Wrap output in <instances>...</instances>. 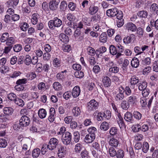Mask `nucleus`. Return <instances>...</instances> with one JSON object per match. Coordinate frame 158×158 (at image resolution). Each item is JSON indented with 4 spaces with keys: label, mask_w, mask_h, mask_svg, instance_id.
Instances as JSON below:
<instances>
[{
    "label": "nucleus",
    "mask_w": 158,
    "mask_h": 158,
    "mask_svg": "<svg viewBox=\"0 0 158 158\" xmlns=\"http://www.w3.org/2000/svg\"><path fill=\"white\" fill-rule=\"evenodd\" d=\"M55 111L54 108L51 107L50 109V115L48 117V120L50 122H53L54 119V115Z\"/></svg>",
    "instance_id": "15"
},
{
    "label": "nucleus",
    "mask_w": 158,
    "mask_h": 158,
    "mask_svg": "<svg viewBox=\"0 0 158 158\" xmlns=\"http://www.w3.org/2000/svg\"><path fill=\"white\" fill-rule=\"evenodd\" d=\"M98 7L97 6L92 5L89 8V13L91 15L96 14L98 11Z\"/></svg>",
    "instance_id": "19"
},
{
    "label": "nucleus",
    "mask_w": 158,
    "mask_h": 158,
    "mask_svg": "<svg viewBox=\"0 0 158 158\" xmlns=\"http://www.w3.org/2000/svg\"><path fill=\"white\" fill-rule=\"evenodd\" d=\"M53 64L55 67H58L60 66V61L57 58L54 59L53 60Z\"/></svg>",
    "instance_id": "63"
},
{
    "label": "nucleus",
    "mask_w": 158,
    "mask_h": 158,
    "mask_svg": "<svg viewBox=\"0 0 158 158\" xmlns=\"http://www.w3.org/2000/svg\"><path fill=\"white\" fill-rule=\"evenodd\" d=\"M151 59L150 58L147 57L142 60L141 64L144 65L149 64L151 63Z\"/></svg>",
    "instance_id": "52"
},
{
    "label": "nucleus",
    "mask_w": 158,
    "mask_h": 158,
    "mask_svg": "<svg viewBox=\"0 0 158 158\" xmlns=\"http://www.w3.org/2000/svg\"><path fill=\"white\" fill-rule=\"evenodd\" d=\"M139 79L138 77L135 76H133L131 77L130 80V83L131 85L133 86L139 82Z\"/></svg>",
    "instance_id": "18"
},
{
    "label": "nucleus",
    "mask_w": 158,
    "mask_h": 158,
    "mask_svg": "<svg viewBox=\"0 0 158 158\" xmlns=\"http://www.w3.org/2000/svg\"><path fill=\"white\" fill-rule=\"evenodd\" d=\"M131 64L133 67L137 68L139 65V60L136 57L134 58L131 61Z\"/></svg>",
    "instance_id": "20"
},
{
    "label": "nucleus",
    "mask_w": 158,
    "mask_h": 158,
    "mask_svg": "<svg viewBox=\"0 0 158 158\" xmlns=\"http://www.w3.org/2000/svg\"><path fill=\"white\" fill-rule=\"evenodd\" d=\"M80 139V135L77 131H75L73 133V139L74 141L77 143L79 141Z\"/></svg>",
    "instance_id": "34"
},
{
    "label": "nucleus",
    "mask_w": 158,
    "mask_h": 158,
    "mask_svg": "<svg viewBox=\"0 0 158 158\" xmlns=\"http://www.w3.org/2000/svg\"><path fill=\"white\" fill-rule=\"evenodd\" d=\"M98 103L94 99L91 100L87 104V108L89 111H92L97 109L98 107Z\"/></svg>",
    "instance_id": "4"
},
{
    "label": "nucleus",
    "mask_w": 158,
    "mask_h": 158,
    "mask_svg": "<svg viewBox=\"0 0 158 158\" xmlns=\"http://www.w3.org/2000/svg\"><path fill=\"white\" fill-rule=\"evenodd\" d=\"M37 15L36 14H33L32 15L31 21L33 24H35L38 22Z\"/></svg>",
    "instance_id": "55"
},
{
    "label": "nucleus",
    "mask_w": 158,
    "mask_h": 158,
    "mask_svg": "<svg viewBox=\"0 0 158 158\" xmlns=\"http://www.w3.org/2000/svg\"><path fill=\"white\" fill-rule=\"evenodd\" d=\"M103 84L105 87H108L111 85V81L110 78L108 77H104Z\"/></svg>",
    "instance_id": "24"
},
{
    "label": "nucleus",
    "mask_w": 158,
    "mask_h": 158,
    "mask_svg": "<svg viewBox=\"0 0 158 158\" xmlns=\"http://www.w3.org/2000/svg\"><path fill=\"white\" fill-rule=\"evenodd\" d=\"M109 153L111 156H114L116 155L117 152L113 147H110L109 149Z\"/></svg>",
    "instance_id": "57"
},
{
    "label": "nucleus",
    "mask_w": 158,
    "mask_h": 158,
    "mask_svg": "<svg viewBox=\"0 0 158 158\" xmlns=\"http://www.w3.org/2000/svg\"><path fill=\"white\" fill-rule=\"evenodd\" d=\"M54 89L56 90H60L62 89V87L60 83L58 82H54L52 85Z\"/></svg>",
    "instance_id": "35"
},
{
    "label": "nucleus",
    "mask_w": 158,
    "mask_h": 158,
    "mask_svg": "<svg viewBox=\"0 0 158 158\" xmlns=\"http://www.w3.org/2000/svg\"><path fill=\"white\" fill-rule=\"evenodd\" d=\"M80 155L82 158H89V152L85 149L81 152Z\"/></svg>",
    "instance_id": "38"
},
{
    "label": "nucleus",
    "mask_w": 158,
    "mask_h": 158,
    "mask_svg": "<svg viewBox=\"0 0 158 158\" xmlns=\"http://www.w3.org/2000/svg\"><path fill=\"white\" fill-rule=\"evenodd\" d=\"M137 14L138 16L140 17L146 18L148 15V13L146 11L142 10L139 11Z\"/></svg>",
    "instance_id": "36"
},
{
    "label": "nucleus",
    "mask_w": 158,
    "mask_h": 158,
    "mask_svg": "<svg viewBox=\"0 0 158 158\" xmlns=\"http://www.w3.org/2000/svg\"><path fill=\"white\" fill-rule=\"evenodd\" d=\"M59 3L53 1H51L49 3V7L50 10H56L58 8Z\"/></svg>",
    "instance_id": "16"
},
{
    "label": "nucleus",
    "mask_w": 158,
    "mask_h": 158,
    "mask_svg": "<svg viewBox=\"0 0 158 158\" xmlns=\"http://www.w3.org/2000/svg\"><path fill=\"white\" fill-rule=\"evenodd\" d=\"M133 114L130 112H127L125 114L124 118L126 121L132 123L133 121Z\"/></svg>",
    "instance_id": "17"
},
{
    "label": "nucleus",
    "mask_w": 158,
    "mask_h": 158,
    "mask_svg": "<svg viewBox=\"0 0 158 158\" xmlns=\"http://www.w3.org/2000/svg\"><path fill=\"white\" fill-rule=\"evenodd\" d=\"M59 38L60 41L64 43H68L69 40V37L63 33H61L59 35Z\"/></svg>",
    "instance_id": "11"
},
{
    "label": "nucleus",
    "mask_w": 158,
    "mask_h": 158,
    "mask_svg": "<svg viewBox=\"0 0 158 158\" xmlns=\"http://www.w3.org/2000/svg\"><path fill=\"white\" fill-rule=\"evenodd\" d=\"M149 148L148 143L146 142H144L143 145L142 150L143 152L146 153Z\"/></svg>",
    "instance_id": "45"
},
{
    "label": "nucleus",
    "mask_w": 158,
    "mask_h": 158,
    "mask_svg": "<svg viewBox=\"0 0 158 158\" xmlns=\"http://www.w3.org/2000/svg\"><path fill=\"white\" fill-rule=\"evenodd\" d=\"M126 28L128 31H135L137 29V27L136 25L132 23H127L126 25Z\"/></svg>",
    "instance_id": "14"
},
{
    "label": "nucleus",
    "mask_w": 158,
    "mask_h": 158,
    "mask_svg": "<svg viewBox=\"0 0 158 158\" xmlns=\"http://www.w3.org/2000/svg\"><path fill=\"white\" fill-rule=\"evenodd\" d=\"M38 114L40 118H44L47 115L46 111L44 109H40L38 111Z\"/></svg>",
    "instance_id": "23"
},
{
    "label": "nucleus",
    "mask_w": 158,
    "mask_h": 158,
    "mask_svg": "<svg viewBox=\"0 0 158 158\" xmlns=\"http://www.w3.org/2000/svg\"><path fill=\"white\" fill-rule=\"evenodd\" d=\"M100 128L101 130L106 131L109 128V124L107 122H104L101 124Z\"/></svg>",
    "instance_id": "37"
},
{
    "label": "nucleus",
    "mask_w": 158,
    "mask_h": 158,
    "mask_svg": "<svg viewBox=\"0 0 158 158\" xmlns=\"http://www.w3.org/2000/svg\"><path fill=\"white\" fill-rule=\"evenodd\" d=\"M14 39L13 37L8 38L6 41V44L8 46L13 47L12 45L14 44Z\"/></svg>",
    "instance_id": "39"
},
{
    "label": "nucleus",
    "mask_w": 158,
    "mask_h": 158,
    "mask_svg": "<svg viewBox=\"0 0 158 158\" xmlns=\"http://www.w3.org/2000/svg\"><path fill=\"white\" fill-rule=\"evenodd\" d=\"M22 47L20 44H18L15 45L13 47L14 51L16 52H20L22 49Z\"/></svg>",
    "instance_id": "61"
},
{
    "label": "nucleus",
    "mask_w": 158,
    "mask_h": 158,
    "mask_svg": "<svg viewBox=\"0 0 158 158\" xmlns=\"http://www.w3.org/2000/svg\"><path fill=\"white\" fill-rule=\"evenodd\" d=\"M95 136H92L90 134H87L85 136L84 141L85 142L87 143H91L95 139Z\"/></svg>",
    "instance_id": "12"
},
{
    "label": "nucleus",
    "mask_w": 158,
    "mask_h": 158,
    "mask_svg": "<svg viewBox=\"0 0 158 158\" xmlns=\"http://www.w3.org/2000/svg\"><path fill=\"white\" fill-rule=\"evenodd\" d=\"M107 40V34L106 32H102L101 35L100 37V41L104 43L106 42Z\"/></svg>",
    "instance_id": "29"
},
{
    "label": "nucleus",
    "mask_w": 158,
    "mask_h": 158,
    "mask_svg": "<svg viewBox=\"0 0 158 158\" xmlns=\"http://www.w3.org/2000/svg\"><path fill=\"white\" fill-rule=\"evenodd\" d=\"M120 106L123 109L127 110L129 107V104L126 100H123L120 104Z\"/></svg>",
    "instance_id": "30"
},
{
    "label": "nucleus",
    "mask_w": 158,
    "mask_h": 158,
    "mask_svg": "<svg viewBox=\"0 0 158 158\" xmlns=\"http://www.w3.org/2000/svg\"><path fill=\"white\" fill-rule=\"evenodd\" d=\"M19 0H10L6 2L7 6L9 8H14L19 3Z\"/></svg>",
    "instance_id": "10"
},
{
    "label": "nucleus",
    "mask_w": 158,
    "mask_h": 158,
    "mask_svg": "<svg viewBox=\"0 0 158 158\" xmlns=\"http://www.w3.org/2000/svg\"><path fill=\"white\" fill-rule=\"evenodd\" d=\"M82 148V144L80 143H77L75 146L74 148L75 152L77 153H79L80 152Z\"/></svg>",
    "instance_id": "33"
},
{
    "label": "nucleus",
    "mask_w": 158,
    "mask_h": 158,
    "mask_svg": "<svg viewBox=\"0 0 158 158\" xmlns=\"http://www.w3.org/2000/svg\"><path fill=\"white\" fill-rule=\"evenodd\" d=\"M50 148L48 144L47 145L46 144H44L43 145L41 148V153L43 155L45 154L46 152V150L48 149L50 150Z\"/></svg>",
    "instance_id": "41"
},
{
    "label": "nucleus",
    "mask_w": 158,
    "mask_h": 158,
    "mask_svg": "<svg viewBox=\"0 0 158 158\" xmlns=\"http://www.w3.org/2000/svg\"><path fill=\"white\" fill-rule=\"evenodd\" d=\"M60 143L59 140L55 138H51L48 144L50 148V150L52 151L55 149Z\"/></svg>",
    "instance_id": "5"
},
{
    "label": "nucleus",
    "mask_w": 158,
    "mask_h": 158,
    "mask_svg": "<svg viewBox=\"0 0 158 158\" xmlns=\"http://www.w3.org/2000/svg\"><path fill=\"white\" fill-rule=\"evenodd\" d=\"M4 114L6 115L11 114L13 112V109L10 107H5L3 109Z\"/></svg>",
    "instance_id": "21"
},
{
    "label": "nucleus",
    "mask_w": 158,
    "mask_h": 158,
    "mask_svg": "<svg viewBox=\"0 0 158 158\" xmlns=\"http://www.w3.org/2000/svg\"><path fill=\"white\" fill-rule=\"evenodd\" d=\"M136 97L134 95L130 96L128 98V101L131 104L134 105L137 102Z\"/></svg>",
    "instance_id": "26"
},
{
    "label": "nucleus",
    "mask_w": 158,
    "mask_h": 158,
    "mask_svg": "<svg viewBox=\"0 0 158 158\" xmlns=\"http://www.w3.org/2000/svg\"><path fill=\"white\" fill-rule=\"evenodd\" d=\"M147 83L146 82H143L139 84L138 86V89L140 91H143L147 89Z\"/></svg>",
    "instance_id": "32"
},
{
    "label": "nucleus",
    "mask_w": 158,
    "mask_h": 158,
    "mask_svg": "<svg viewBox=\"0 0 158 158\" xmlns=\"http://www.w3.org/2000/svg\"><path fill=\"white\" fill-rule=\"evenodd\" d=\"M67 72L66 70L64 71L61 72L60 73H58L56 75V77L59 79H62L64 78L65 75H66V73Z\"/></svg>",
    "instance_id": "44"
},
{
    "label": "nucleus",
    "mask_w": 158,
    "mask_h": 158,
    "mask_svg": "<svg viewBox=\"0 0 158 158\" xmlns=\"http://www.w3.org/2000/svg\"><path fill=\"white\" fill-rule=\"evenodd\" d=\"M102 115L104 116L105 119L108 120L111 117V113L110 110H106L105 113H102Z\"/></svg>",
    "instance_id": "53"
},
{
    "label": "nucleus",
    "mask_w": 158,
    "mask_h": 158,
    "mask_svg": "<svg viewBox=\"0 0 158 158\" xmlns=\"http://www.w3.org/2000/svg\"><path fill=\"white\" fill-rule=\"evenodd\" d=\"M66 147L60 143L55 149L57 152L58 157L60 158L64 157L66 154Z\"/></svg>",
    "instance_id": "3"
},
{
    "label": "nucleus",
    "mask_w": 158,
    "mask_h": 158,
    "mask_svg": "<svg viewBox=\"0 0 158 158\" xmlns=\"http://www.w3.org/2000/svg\"><path fill=\"white\" fill-rule=\"evenodd\" d=\"M29 27L28 24L25 22L21 23L20 25L21 29L23 31H26L27 30Z\"/></svg>",
    "instance_id": "46"
},
{
    "label": "nucleus",
    "mask_w": 158,
    "mask_h": 158,
    "mask_svg": "<svg viewBox=\"0 0 158 158\" xmlns=\"http://www.w3.org/2000/svg\"><path fill=\"white\" fill-rule=\"evenodd\" d=\"M116 155L117 158H123L124 156V152L122 150H119L117 151Z\"/></svg>",
    "instance_id": "56"
},
{
    "label": "nucleus",
    "mask_w": 158,
    "mask_h": 158,
    "mask_svg": "<svg viewBox=\"0 0 158 158\" xmlns=\"http://www.w3.org/2000/svg\"><path fill=\"white\" fill-rule=\"evenodd\" d=\"M9 37V34L8 33L6 32L4 33L2 35L1 38V40L2 42H4L6 41L8 39Z\"/></svg>",
    "instance_id": "51"
},
{
    "label": "nucleus",
    "mask_w": 158,
    "mask_h": 158,
    "mask_svg": "<svg viewBox=\"0 0 158 158\" xmlns=\"http://www.w3.org/2000/svg\"><path fill=\"white\" fill-rule=\"evenodd\" d=\"M66 17L69 21H74L76 19L75 17L71 13L67 14Z\"/></svg>",
    "instance_id": "59"
},
{
    "label": "nucleus",
    "mask_w": 158,
    "mask_h": 158,
    "mask_svg": "<svg viewBox=\"0 0 158 158\" xmlns=\"http://www.w3.org/2000/svg\"><path fill=\"white\" fill-rule=\"evenodd\" d=\"M81 90L80 87L78 86L74 87L71 93L73 97L75 98L78 97L80 94Z\"/></svg>",
    "instance_id": "7"
},
{
    "label": "nucleus",
    "mask_w": 158,
    "mask_h": 158,
    "mask_svg": "<svg viewBox=\"0 0 158 158\" xmlns=\"http://www.w3.org/2000/svg\"><path fill=\"white\" fill-rule=\"evenodd\" d=\"M76 7V4L73 2H70L68 5V7L70 10L74 11Z\"/></svg>",
    "instance_id": "62"
},
{
    "label": "nucleus",
    "mask_w": 158,
    "mask_h": 158,
    "mask_svg": "<svg viewBox=\"0 0 158 158\" xmlns=\"http://www.w3.org/2000/svg\"><path fill=\"white\" fill-rule=\"evenodd\" d=\"M88 131L89 133L88 134H90L92 136H95V133L96 132V129L94 127H92L88 129Z\"/></svg>",
    "instance_id": "40"
},
{
    "label": "nucleus",
    "mask_w": 158,
    "mask_h": 158,
    "mask_svg": "<svg viewBox=\"0 0 158 158\" xmlns=\"http://www.w3.org/2000/svg\"><path fill=\"white\" fill-rule=\"evenodd\" d=\"M118 49L117 47L113 45H111L110 46L109 50L110 53L113 55H115L117 53Z\"/></svg>",
    "instance_id": "22"
},
{
    "label": "nucleus",
    "mask_w": 158,
    "mask_h": 158,
    "mask_svg": "<svg viewBox=\"0 0 158 158\" xmlns=\"http://www.w3.org/2000/svg\"><path fill=\"white\" fill-rule=\"evenodd\" d=\"M62 21L57 18H55L53 20H50L48 22V25L50 29H53L55 27H58L62 25Z\"/></svg>",
    "instance_id": "1"
},
{
    "label": "nucleus",
    "mask_w": 158,
    "mask_h": 158,
    "mask_svg": "<svg viewBox=\"0 0 158 158\" xmlns=\"http://www.w3.org/2000/svg\"><path fill=\"white\" fill-rule=\"evenodd\" d=\"M67 7V4L65 1H62L60 6V9L61 11H65Z\"/></svg>",
    "instance_id": "31"
},
{
    "label": "nucleus",
    "mask_w": 158,
    "mask_h": 158,
    "mask_svg": "<svg viewBox=\"0 0 158 158\" xmlns=\"http://www.w3.org/2000/svg\"><path fill=\"white\" fill-rule=\"evenodd\" d=\"M87 50L89 52V54L91 56H94L95 54V50L92 47L88 46L87 48Z\"/></svg>",
    "instance_id": "60"
},
{
    "label": "nucleus",
    "mask_w": 158,
    "mask_h": 158,
    "mask_svg": "<svg viewBox=\"0 0 158 158\" xmlns=\"http://www.w3.org/2000/svg\"><path fill=\"white\" fill-rule=\"evenodd\" d=\"M152 66L153 71L156 72H158V60L155 61Z\"/></svg>",
    "instance_id": "64"
},
{
    "label": "nucleus",
    "mask_w": 158,
    "mask_h": 158,
    "mask_svg": "<svg viewBox=\"0 0 158 158\" xmlns=\"http://www.w3.org/2000/svg\"><path fill=\"white\" fill-rule=\"evenodd\" d=\"M14 102L16 105L20 106H23L24 105V103L23 100L18 98H17Z\"/></svg>",
    "instance_id": "48"
},
{
    "label": "nucleus",
    "mask_w": 158,
    "mask_h": 158,
    "mask_svg": "<svg viewBox=\"0 0 158 158\" xmlns=\"http://www.w3.org/2000/svg\"><path fill=\"white\" fill-rule=\"evenodd\" d=\"M135 35L133 34L127 37H125L123 39V42L126 44H128L132 41L133 39L135 38Z\"/></svg>",
    "instance_id": "13"
},
{
    "label": "nucleus",
    "mask_w": 158,
    "mask_h": 158,
    "mask_svg": "<svg viewBox=\"0 0 158 158\" xmlns=\"http://www.w3.org/2000/svg\"><path fill=\"white\" fill-rule=\"evenodd\" d=\"M30 122V118L26 115H23L19 120V123L22 127L28 126Z\"/></svg>",
    "instance_id": "6"
},
{
    "label": "nucleus",
    "mask_w": 158,
    "mask_h": 158,
    "mask_svg": "<svg viewBox=\"0 0 158 158\" xmlns=\"http://www.w3.org/2000/svg\"><path fill=\"white\" fill-rule=\"evenodd\" d=\"M118 10L116 8L110 9L107 10L106 14L109 17H114L118 14Z\"/></svg>",
    "instance_id": "8"
},
{
    "label": "nucleus",
    "mask_w": 158,
    "mask_h": 158,
    "mask_svg": "<svg viewBox=\"0 0 158 158\" xmlns=\"http://www.w3.org/2000/svg\"><path fill=\"white\" fill-rule=\"evenodd\" d=\"M81 110L80 107L76 106L74 107L72 110V113L74 116L77 117L81 114Z\"/></svg>",
    "instance_id": "9"
},
{
    "label": "nucleus",
    "mask_w": 158,
    "mask_h": 158,
    "mask_svg": "<svg viewBox=\"0 0 158 158\" xmlns=\"http://www.w3.org/2000/svg\"><path fill=\"white\" fill-rule=\"evenodd\" d=\"M7 145V143L6 140L3 139H0V147L5 148Z\"/></svg>",
    "instance_id": "58"
},
{
    "label": "nucleus",
    "mask_w": 158,
    "mask_h": 158,
    "mask_svg": "<svg viewBox=\"0 0 158 158\" xmlns=\"http://www.w3.org/2000/svg\"><path fill=\"white\" fill-rule=\"evenodd\" d=\"M8 69L7 66L3 65L0 68V72L2 73L5 74L9 71Z\"/></svg>",
    "instance_id": "54"
},
{
    "label": "nucleus",
    "mask_w": 158,
    "mask_h": 158,
    "mask_svg": "<svg viewBox=\"0 0 158 158\" xmlns=\"http://www.w3.org/2000/svg\"><path fill=\"white\" fill-rule=\"evenodd\" d=\"M24 63L27 65H29L31 63V56L28 55H26L24 61Z\"/></svg>",
    "instance_id": "49"
},
{
    "label": "nucleus",
    "mask_w": 158,
    "mask_h": 158,
    "mask_svg": "<svg viewBox=\"0 0 158 158\" xmlns=\"http://www.w3.org/2000/svg\"><path fill=\"white\" fill-rule=\"evenodd\" d=\"M72 139L71 133L68 132H65L63 134L62 137V141L63 143L67 145L70 143Z\"/></svg>",
    "instance_id": "2"
},
{
    "label": "nucleus",
    "mask_w": 158,
    "mask_h": 158,
    "mask_svg": "<svg viewBox=\"0 0 158 158\" xmlns=\"http://www.w3.org/2000/svg\"><path fill=\"white\" fill-rule=\"evenodd\" d=\"M20 123H15L13 125L14 129L18 131H21L23 129Z\"/></svg>",
    "instance_id": "42"
},
{
    "label": "nucleus",
    "mask_w": 158,
    "mask_h": 158,
    "mask_svg": "<svg viewBox=\"0 0 158 158\" xmlns=\"http://www.w3.org/2000/svg\"><path fill=\"white\" fill-rule=\"evenodd\" d=\"M74 75L75 77L77 78H81L84 76L83 72L81 71H76L75 72Z\"/></svg>",
    "instance_id": "47"
},
{
    "label": "nucleus",
    "mask_w": 158,
    "mask_h": 158,
    "mask_svg": "<svg viewBox=\"0 0 158 158\" xmlns=\"http://www.w3.org/2000/svg\"><path fill=\"white\" fill-rule=\"evenodd\" d=\"M40 153V150L39 148L34 149L32 153V157L34 158H37L39 156Z\"/></svg>",
    "instance_id": "27"
},
{
    "label": "nucleus",
    "mask_w": 158,
    "mask_h": 158,
    "mask_svg": "<svg viewBox=\"0 0 158 158\" xmlns=\"http://www.w3.org/2000/svg\"><path fill=\"white\" fill-rule=\"evenodd\" d=\"M8 98L10 100L14 102L17 98L16 95L14 93H10L8 95Z\"/></svg>",
    "instance_id": "43"
},
{
    "label": "nucleus",
    "mask_w": 158,
    "mask_h": 158,
    "mask_svg": "<svg viewBox=\"0 0 158 158\" xmlns=\"http://www.w3.org/2000/svg\"><path fill=\"white\" fill-rule=\"evenodd\" d=\"M109 144L112 146L116 147L118 145L119 142L117 139L115 138H112L110 140Z\"/></svg>",
    "instance_id": "25"
},
{
    "label": "nucleus",
    "mask_w": 158,
    "mask_h": 158,
    "mask_svg": "<svg viewBox=\"0 0 158 158\" xmlns=\"http://www.w3.org/2000/svg\"><path fill=\"white\" fill-rule=\"evenodd\" d=\"M133 115L135 118L138 120L140 119L142 117L141 114L137 111H134L133 114Z\"/></svg>",
    "instance_id": "50"
},
{
    "label": "nucleus",
    "mask_w": 158,
    "mask_h": 158,
    "mask_svg": "<svg viewBox=\"0 0 158 158\" xmlns=\"http://www.w3.org/2000/svg\"><path fill=\"white\" fill-rule=\"evenodd\" d=\"M124 98V95L122 93L116 94L115 97V100L116 101L119 102L122 100Z\"/></svg>",
    "instance_id": "28"
}]
</instances>
